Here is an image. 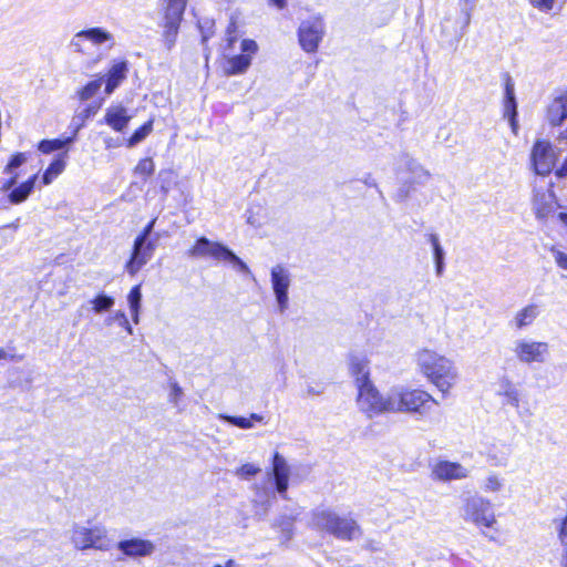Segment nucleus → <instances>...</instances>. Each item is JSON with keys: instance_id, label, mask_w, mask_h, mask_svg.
Segmentation results:
<instances>
[{"instance_id": "obj_1", "label": "nucleus", "mask_w": 567, "mask_h": 567, "mask_svg": "<svg viewBox=\"0 0 567 567\" xmlns=\"http://www.w3.org/2000/svg\"><path fill=\"white\" fill-rule=\"evenodd\" d=\"M415 361L420 373L437 389L442 396H447L460 379L455 362L427 348L416 352Z\"/></svg>"}, {"instance_id": "obj_2", "label": "nucleus", "mask_w": 567, "mask_h": 567, "mask_svg": "<svg viewBox=\"0 0 567 567\" xmlns=\"http://www.w3.org/2000/svg\"><path fill=\"white\" fill-rule=\"evenodd\" d=\"M310 527L317 532L331 535L340 540L351 542L361 534L355 519L341 516L331 507H317L311 512Z\"/></svg>"}, {"instance_id": "obj_3", "label": "nucleus", "mask_w": 567, "mask_h": 567, "mask_svg": "<svg viewBox=\"0 0 567 567\" xmlns=\"http://www.w3.org/2000/svg\"><path fill=\"white\" fill-rule=\"evenodd\" d=\"M258 51V44L250 39L238 40L235 32L227 31L226 44L223 49L224 73L227 75L244 74L251 65L252 56Z\"/></svg>"}, {"instance_id": "obj_4", "label": "nucleus", "mask_w": 567, "mask_h": 567, "mask_svg": "<svg viewBox=\"0 0 567 567\" xmlns=\"http://www.w3.org/2000/svg\"><path fill=\"white\" fill-rule=\"evenodd\" d=\"M392 392V413H406L425 417L432 409L437 405V400L427 391L411 388L406 385H396L391 388Z\"/></svg>"}, {"instance_id": "obj_5", "label": "nucleus", "mask_w": 567, "mask_h": 567, "mask_svg": "<svg viewBox=\"0 0 567 567\" xmlns=\"http://www.w3.org/2000/svg\"><path fill=\"white\" fill-rule=\"evenodd\" d=\"M458 512L464 522L478 528H492L497 523L492 502L478 494L462 497Z\"/></svg>"}, {"instance_id": "obj_6", "label": "nucleus", "mask_w": 567, "mask_h": 567, "mask_svg": "<svg viewBox=\"0 0 567 567\" xmlns=\"http://www.w3.org/2000/svg\"><path fill=\"white\" fill-rule=\"evenodd\" d=\"M69 538L72 546L82 551L87 549L107 551L112 546L106 528L99 524L86 526L74 523L69 530Z\"/></svg>"}, {"instance_id": "obj_7", "label": "nucleus", "mask_w": 567, "mask_h": 567, "mask_svg": "<svg viewBox=\"0 0 567 567\" xmlns=\"http://www.w3.org/2000/svg\"><path fill=\"white\" fill-rule=\"evenodd\" d=\"M156 218L152 219L135 238L130 259L125 265V270L135 276L152 258L156 249V240L151 238Z\"/></svg>"}, {"instance_id": "obj_8", "label": "nucleus", "mask_w": 567, "mask_h": 567, "mask_svg": "<svg viewBox=\"0 0 567 567\" xmlns=\"http://www.w3.org/2000/svg\"><path fill=\"white\" fill-rule=\"evenodd\" d=\"M357 404L360 412L369 419L384 413H392L391 389L383 395L372 382L362 384L358 388Z\"/></svg>"}, {"instance_id": "obj_9", "label": "nucleus", "mask_w": 567, "mask_h": 567, "mask_svg": "<svg viewBox=\"0 0 567 567\" xmlns=\"http://www.w3.org/2000/svg\"><path fill=\"white\" fill-rule=\"evenodd\" d=\"M187 0H161L163 19V43L169 51L176 43L179 25L186 9Z\"/></svg>"}, {"instance_id": "obj_10", "label": "nucleus", "mask_w": 567, "mask_h": 567, "mask_svg": "<svg viewBox=\"0 0 567 567\" xmlns=\"http://www.w3.org/2000/svg\"><path fill=\"white\" fill-rule=\"evenodd\" d=\"M511 352L523 364H543L549 358V344L532 338H517L511 344Z\"/></svg>"}, {"instance_id": "obj_11", "label": "nucleus", "mask_w": 567, "mask_h": 567, "mask_svg": "<svg viewBox=\"0 0 567 567\" xmlns=\"http://www.w3.org/2000/svg\"><path fill=\"white\" fill-rule=\"evenodd\" d=\"M497 395L503 399L504 404L515 409L518 415L533 414L527 393L508 377L499 379Z\"/></svg>"}, {"instance_id": "obj_12", "label": "nucleus", "mask_w": 567, "mask_h": 567, "mask_svg": "<svg viewBox=\"0 0 567 567\" xmlns=\"http://www.w3.org/2000/svg\"><path fill=\"white\" fill-rule=\"evenodd\" d=\"M297 33L301 49L307 53H315L326 34L324 22L321 17H310L301 21Z\"/></svg>"}, {"instance_id": "obj_13", "label": "nucleus", "mask_w": 567, "mask_h": 567, "mask_svg": "<svg viewBox=\"0 0 567 567\" xmlns=\"http://www.w3.org/2000/svg\"><path fill=\"white\" fill-rule=\"evenodd\" d=\"M557 162V153L551 143L546 140H537L530 151V166L540 176L549 175Z\"/></svg>"}, {"instance_id": "obj_14", "label": "nucleus", "mask_w": 567, "mask_h": 567, "mask_svg": "<svg viewBox=\"0 0 567 567\" xmlns=\"http://www.w3.org/2000/svg\"><path fill=\"white\" fill-rule=\"evenodd\" d=\"M291 281V274L287 267L278 264L271 268L270 284L280 313H284L289 307L288 291Z\"/></svg>"}, {"instance_id": "obj_15", "label": "nucleus", "mask_w": 567, "mask_h": 567, "mask_svg": "<svg viewBox=\"0 0 567 567\" xmlns=\"http://www.w3.org/2000/svg\"><path fill=\"white\" fill-rule=\"evenodd\" d=\"M85 42H90L94 47L109 44L112 48L114 45V35L103 28H90L76 32L71 39L70 47L74 52L84 53Z\"/></svg>"}, {"instance_id": "obj_16", "label": "nucleus", "mask_w": 567, "mask_h": 567, "mask_svg": "<svg viewBox=\"0 0 567 567\" xmlns=\"http://www.w3.org/2000/svg\"><path fill=\"white\" fill-rule=\"evenodd\" d=\"M470 475L471 470L458 462L437 460L431 466V478L437 482L461 481Z\"/></svg>"}, {"instance_id": "obj_17", "label": "nucleus", "mask_w": 567, "mask_h": 567, "mask_svg": "<svg viewBox=\"0 0 567 567\" xmlns=\"http://www.w3.org/2000/svg\"><path fill=\"white\" fill-rule=\"evenodd\" d=\"M117 549L128 558H143L150 557L154 554L156 546L150 539L144 538H128L117 543Z\"/></svg>"}, {"instance_id": "obj_18", "label": "nucleus", "mask_w": 567, "mask_h": 567, "mask_svg": "<svg viewBox=\"0 0 567 567\" xmlns=\"http://www.w3.org/2000/svg\"><path fill=\"white\" fill-rule=\"evenodd\" d=\"M226 249L227 247L219 243L210 241L206 237H200L188 250V256L194 258L213 257L221 261Z\"/></svg>"}, {"instance_id": "obj_19", "label": "nucleus", "mask_w": 567, "mask_h": 567, "mask_svg": "<svg viewBox=\"0 0 567 567\" xmlns=\"http://www.w3.org/2000/svg\"><path fill=\"white\" fill-rule=\"evenodd\" d=\"M289 475L290 466L286 458L276 452L272 458V476L276 483V489L284 498L287 496Z\"/></svg>"}, {"instance_id": "obj_20", "label": "nucleus", "mask_w": 567, "mask_h": 567, "mask_svg": "<svg viewBox=\"0 0 567 567\" xmlns=\"http://www.w3.org/2000/svg\"><path fill=\"white\" fill-rule=\"evenodd\" d=\"M128 63L125 60L113 61L105 75V93L112 94L116 87L126 79Z\"/></svg>"}, {"instance_id": "obj_21", "label": "nucleus", "mask_w": 567, "mask_h": 567, "mask_svg": "<svg viewBox=\"0 0 567 567\" xmlns=\"http://www.w3.org/2000/svg\"><path fill=\"white\" fill-rule=\"evenodd\" d=\"M349 372L354 378L357 388L372 382L370 380V361L363 355L353 354L350 357Z\"/></svg>"}, {"instance_id": "obj_22", "label": "nucleus", "mask_w": 567, "mask_h": 567, "mask_svg": "<svg viewBox=\"0 0 567 567\" xmlns=\"http://www.w3.org/2000/svg\"><path fill=\"white\" fill-rule=\"evenodd\" d=\"M540 313L539 307L535 303H528L515 312L509 326L515 330L522 331L530 327Z\"/></svg>"}, {"instance_id": "obj_23", "label": "nucleus", "mask_w": 567, "mask_h": 567, "mask_svg": "<svg viewBox=\"0 0 567 567\" xmlns=\"http://www.w3.org/2000/svg\"><path fill=\"white\" fill-rule=\"evenodd\" d=\"M127 109L123 105H111L106 109L104 122L114 131L123 132L131 121Z\"/></svg>"}, {"instance_id": "obj_24", "label": "nucleus", "mask_w": 567, "mask_h": 567, "mask_svg": "<svg viewBox=\"0 0 567 567\" xmlns=\"http://www.w3.org/2000/svg\"><path fill=\"white\" fill-rule=\"evenodd\" d=\"M504 116L508 118L513 133L518 131L517 124V103L515 99L514 84L508 80L505 85Z\"/></svg>"}, {"instance_id": "obj_25", "label": "nucleus", "mask_w": 567, "mask_h": 567, "mask_svg": "<svg viewBox=\"0 0 567 567\" xmlns=\"http://www.w3.org/2000/svg\"><path fill=\"white\" fill-rule=\"evenodd\" d=\"M567 118V93L554 99L547 109L550 125H560Z\"/></svg>"}, {"instance_id": "obj_26", "label": "nucleus", "mask_w": 567, "mask_h": 567, "mask_svg": "<svg viewBox=\"0 0 567 567\" xmlns=\"http://www.w3.org/2000/svg\"><path fill=\"white\" fill-rule=\"evenodd\" d=\"M66 166V153L60 154L48 166L42 176L43 185H50L60 174L63 173Z\"/></svg>"}, {"instance_id": "obj_27", "label": "nucleus", "mask_w": 567, "mask_h": 567, "mask_svg": "<svg viewBox=\"0 0 567 567\" xmlns=\"http://www.w3.org/2000/svg\"><path fill=\"white\" fill-rule=\"evenodd\" d=\"M38 175H33L27 182L22 183L18 187L13 188L9 194V200L11 204H20L24 202L35 186Z\"/></svg>"}, {"instance_id": "obj_28", "label": "nucleus", "mask_w": 567, "mask_h": 567, "mask_svg": "<svg viewBox=\"0 0 567 567\" xmlns=\"http://www.w3.org/2000/svg\"><path fill=\"white\" fill-rule=\"evenodd\" d=\"M218 419L228 422L235 426H238L244 430H248L254 427L252 422H262L264 416L258 413H251L249 417H243V416H231L226 414H219Z\"/></svg>"}, {"instance_id": "obj_29", "label": "nucleus", "mask_w": 567, "mask_h": 567, "mask_svg": "<svg viewBox=\"0 0 567 567\" xmlns=\"http://www.w3.org/2000/svg\"><path fill=\"white\" fill-rule=\"evenodd\" d=\"M74 141V136L66 138L42 140L38 144V150L43 154H50L54 151H60Z\"/></svg>"}, {"instance_id": "obj_30", "label": "nucleus", "mask_w": 567, "mask_h": 567, "mask_svg": "<svg viewBox=\"0 0 567 567\" xmlns=\"http://www.w3.org/2000/svg\"><path fill=\"white\" fill-rule=\"evenodd\" d=\"M505 486V480L495 472H489L482 482V489L485 493H499Z\"/></svg>"}, {"instance_id": "obj_31", "label": "nucleus", "mask_w": 567, "mask_h": 567, "mask_svg": "<svg viewBox=\"0 0 567 567\" xmlns=\"http://www.w3.org/2000/svg\"><path fill=\"white\" fill-rule=\"evenodd\" d=\"M486 460L493 466L505 467L507 466L509 461V450L505 449L497 451L495 449H492L487 452Z\"/></svg>"}, {"instance_id": "obj_32", "label": "nucleus", "mask_w": 567, "mask_h": 567, "mask_svg": "<svg viewBox=\"0 0 567 567\" xmlns=\"http://www.w3.org/2000/svg\"><path fill=\"white\" fill-rule=\"evenodd\" d=\"M152 131L153 120H150L132 134V136L127 140V146L133 147L136 144L141 143L152 133Z\"/></svg>"}, {"instance_id": "obj_33", "label": "nucleus", "mask_w": 567, "mask_h": 567, "mask_svg": "<svg viewBox=\"0 0 567 567\" xmlns=\"http://www.w3.org/2000/svg\"><path fill=\"white\" fill-rule=\"evenodd\" d=\"M115 303L114 298L104 293L97 295L91 300L92 309L95 313H102L110 310Z\"/></svg>"}, {"instance_id": "obj_34", "label": "nucleus", "mask_w": 567, "mask_h": 567, "mask_svg": "<svg viewBox=\"0 0 567 567\" xmlns=\"http://www.w3.org/2000/svg\"><path fill=\"white\" fill-rule=\"evenodd\" d=\"M103 84V78L93 80L89 82L85 86H83L79 91V97L81 101H86L92 99L100 90Z\"/></svg>"}, {"instance_id": "obj_35", "label": "nucleus", "mask_w": 567, "mask_h": 567, "mask_svg": "<svg viewBox=\"0 0 567 567\" xmlns=\"http://www.w3.org/2000/svg\"><path fill=\"white\" fill-rule=\"evenodd\" d=\"M221 261L229 262L233 267L243 274H250L249 267L238 256H236L230 249H226Z\"/></svg>"}, {"instance_id": "obj_36", "label": "nucleus", "mask_w": 567, "mask_h": 567, "mask_svg": "<svg viewBox=\"0 0 567 567\" xmlns=\"http://www.w3.org/2000/svg\"><path fill=\"white\" fill-rule=\"evenodd\" d=\"M476 2H477V0H460V7L464 14V21H463V25H462L461 35L465 32L466 28L471 23L472 12L474 11V9L476 7Z\"/></svg>"}, {"instance_id": "obj_37", "label": "nucleus", "mask_w": 567, "mask_h": 567, "mask_svg": "<svg viewBox=\"0 0 567 567\" xmlns=\"http://www.w3.org/2000/svg\"><path fill=\"white\" fill-rule=\"evenodd\" d=\"M113 322H117V324L123 327L127 331L128 334L133 333V329L128 322V319L123 311H121V310L116 311L113 316L109 317L105 320L106 326H111Z\"/></svg>"}, {"instance_id": "obj_38", "label": "nucleus", "mask_w": 567, "mask_h": 567, "mask_svg": "<svg viewBox=\"0 0 567 567\" xmlns=\"http://www.w3.org/2000/svg\"><path fill=\"white\" fill-rule=\"evenodd\" d=\"M127 301L130 306L131 312H136V309H141V301H142V292H141V286H134L128 296Z\"/></svg>"}, {"instance_id": "obj_39", "label": "nucleus", "mask_w": 567, "mask_h": 567, "mask_svg": "<svg viewBox=\"0 0 567 567\" xmlns=\"http://www.w3.org/2000/svg\"><path fill=\"white\" fill-rule=\"evenodd\" d=\"M401 161L408 169H410L419 177L429 176V173L414 158L410 157L409 155H403Z\"/></svg>"}, {"instance_id": "obj_40", "label": "nucleus", "mask_w": 567, "mask_h": 567, "mask_svg": "<svg viewBox=\"0 0 567 567\" xmlns=\"http://www.w3.org/2000/svg\"><path fill=\"white\" fill-rule=\"evenodd\" d=\"M154 171L155 164L150 157L141 159L135 167V173L143 177L152 175Z\"/></svg>"}, {"instance_id": "obj_41", "label": "nucleus", "mask_w": 567, "mask_h": 567, "mask_svg": "<svg viewBox=\"0 0 567 567\" xmlns=\"http://www.w3.org/2000/svg\"><path fill=\"white\" fill-rule=\"evenodd\" d=\"M260 467L258 465H255L252 463H246L238 467L235 472V474L244 480H248L255 475H257L260 472Z\"/></svg>"}, {"instance_id": "obj_42", "label": "nucleus", "mask_w": 567, "mask_h": 567, "mask_svg": "<svg viewBox=\"0 0 567 567\" xmlns=\"http://www.w3.org/2000/svg\"><path fill=\"white\" fill-rule=\"evenodd\" d=\"M28 161V156L25 153H17L14 154L7 166L4 167L6 174H11L13 169L20 167L22 164H24Z\"/></svg>"}, {"instance_id": "obj_43", "label": "nucleus", "mask_w": 567, "mask_h": 567, "mask_svg": "<svg viewBox=\"0 0 567 567\" xmlns=\"http://www.w3.org/2000/svg\"><path fill=\"white\" fill-rule=\"evenodd\" d=\"M532 6L542 12H549L556 8L559 0H529ZM565 0H561L564 3Z\"/></svg>"}, {"instance_id": "obj_44", "label": "nucleus", "mask_w": 567, "mask_h": 567, "mask_svg": "<svg viewBox=\"0 0 567 567\" xmlns=\"http://www.w3.org/2000/svg\"><path fill=\"white\" fill-rule=\"evenodd\" d=\"M433 255H434L436 275L440 277V276H442L443 270H444L445 252H444L443 247L441 246L439 248L433 249Z\"/></svg>"}, {"instance_id": "obj_45", "label": "nucleus", "mask_w": 567, "mask_h": 567, "mask_svg": "<svg viewBox=\"0 0 567 567\" xmlns=\"http://www.w3.org/2000/svg\"><path fill=\"white\" fill-rule=\"evenodd\" d=\"M550 252H551V256H553L556 265L559 268L567 270V254L556 247H551Z\"/></svg>"}, {"instance_id": "obj_46", "label": "nucleus", "mask_w": 567, "mask_h": 567, "mask_svg": "<svg viewBox=\"0 0 567 567\" xmlns=\"http://www.w3.org/2000/svg\"><path fill=\"white\" fill-rule=\"evenodd\" d=\"M183 394H184L183 389L176 382H172L171 383V392L168 395L169 402H172L175 406H177Z\"/></svg>"}, {"instance_id": "obj_47", "label": "nucleus", "mask_w": 567, "mask_h": 567, "mask_svg": "<svg viewBox=\"0 0 567 567\" xmlns=\"http://www.w3.org/2000/svg\"><path fill=\"white\" fill-rule=\"evenodd\" d=\"M557 524V533L559 543L567 540V515L560 520H555Z\"/></svg>"}, {"instance_id": "obj_48", "label": "nucleus", "mask_w": 567, "mask_h": 567, "mask_svg": "<svg viewBox=\"0 0 567 567\" xmlns=\"http://www.w3.org/2000/svg\"><path fill=\"white\" fill-rule=\"evenodd\" d=\"M97 109H99V106L90 105L86 109H84L81 113H79V115L76 117L80 118L81 122L83 123L86 118L94 115L96 113Z\"/></svg>"}, {"instance_id": "obj_49", "label": "nucleus", "mask_w": 567, "mask_h": 567, "mask_svg": "<svg viewBox=\"0 0 567 567\" xmlns=\"http://www.w3.org/2000/svg\"><path fill=\"white\" fill-rule=\"evenodd\" d=\"M561 554L559 558V566L567 567V540L560 543Z\"/></svg>"}, {"instance_id": "obj_50", "label": "nucleus", "mask_w": 567, "mask_h": 567, "mask_svg": "<svg viewBox=\"0 0 567 567\" xmlns=\"http://www.w3.org/2000/svg\"><path fill=\"white\" fill-rule=\"evenodd\" d=\"M429 243L433 249L441 247L440 238L436 234L429 235Z\"/></svg>"}, {"instance_id": "obj_51", "label": "nucleus", "mask_w": 567, "mask_h": 567, "mask_svg": "<svg viewBox=\"0 0 567 567\" xmlns=\"http://www.w3.org/2000/svg\"><path fill=\"white\" fill-rule=\"evenodd\" d=\"M269 4L276 7L278 10H282L287 7L288 0H268Z\"/></svg>"}, {"instance_id": "obj_52", "label": "nucleus", "mask_w": 567, "mask_h": 567, "mask_svg": "<svg viewBox=\"0 0 567 567\" xmlns=\"http://www.w3.org/2000/svg\"><path fill=\"white\" fill-rule=\"evenodd\" d=\"M556 175L558 177H566L567 176V157L565 158V161L563 162V164L560 165L559 168H557L556 171Z\"/></svg>"}, {"instance_id": "obj_53", "label": "nucleus", "mask_w": 567, "mask_h": 567, "mask_svg": "<svg viewBox=\"0 0 567 567\" xmlns=\"http://www.w3.org/2000/svg\"><path fill=\"white\" fill-rule=\"evenodd\" d=\"M17 183V175L12 176L9 181H7L3 186L2 190L10 189L14 184Z\"/></svg>"}, {"instance_id": "obj_54", "label": "nucleus", "mask_w": 567, "mask_h": 567, "mask_svg": "<svg viewBox=\"0 0 567 567\" xmlns=\"http://www.w3.org/2000/svg\"><path fill=\"white\" fill-rule=\"evenodd\" d=\"M558 142L567 146V126L566 130L561 131L557 137Z\"/></svg>"}, {"instance_id": "obj_55", "label": "nucleus", "mask_w": 567, "mask_h": 567, "mask_svg": "<svg viewBox=\"0 0 567 567\" xmlns=\"http://www.w3.org/2000/svg\"><path fill=\"white\" fill-rule=\"evenodd\" d=\"M131 315L134 323L137 324L140 322V309H136V312H131Z\"/></svg>"}, {"instance_id": "obj_56", "label": "nucleus", "mask_w": 567, "mask_h": 567, "mask_svg": "<svg viewBox=\"0 0 567 567\" xmlns=\"http://www.w3.org/2000/svg\"><path fill=\"white\" fill-rule=\"evenodd\" d=\"M237 564L234 559H228L223 567H236Z\"/></svg>"}, {"instance_id": "obj_57", "label": "nucleus", "mask_w": 567, "mask_h": 567, "mask_svg": "<svg viewBox=\"0 0 567 567\" xmlns=\"http://www.w3.org/2000/svg\"><path fill=\"white\" fill-rule=\"evenodd\" d=\"M558 217L567 226V213H559Z\"/></svg>"}, {"instance_id": "obj_58", "label": "nucleus", "mask_w": 567, "mask_h": 567, "mask_svg": "<svg viewBox=\"0 0 567 567\" xmlns=\"http://www.w3.org/2000/svg\"><path fill=\"white\" fill-rule=\"evenodd\" d=\"M8 358V353L4 349L0 348V360L2 359H7Z\"/></svg>"}, {"instance_id": "obj_59", "label": "nucleus", "mask_w": 567, "mask_h": 567, "mask_svg": "<svg viewBox=\"0 0 567 567\" xmlns=\"http://www.w3.org/2000/svg\"><path fill=\"white\" fill-rule=\"evenodd\" d=\"M319 393H320V391H315V389L308 388V394H310V395H318Z\"/></svg>"}, {"instance_id": "obj_60", "label": "nucleus", "mask_w": 567, "mask_h": 567, "mask_svg": "<svg viewBox=\"0 0 567 567\" xmlns=\"http://www.w3.org/2000/svg\"><path fill=\"white\" fill-rule=\"evenodd\" d=\"M7 227L17 229L19 227V225H18V221H13V223L9 224Z\"/></svg>"}, {"instance_id": "obj_61", "label": "nucleus", "mask_w": 567, "mask_h": 567, "mask_svg": "<svg viewBox=\"0 0 567 567\" xmlns=\"http://www.w3.org/2000/svg\"><path fill=\"white\" fill-rule=\"evenodd\" d=\"M284 532H286V528H282ZM287 538H291V530L290 528H287Z\"/></svg>"}, {"instance_id": "obj_62", "label": "nucleus", "mask_w": 567, "mask_h": 567, "mask_svg": "<svg viewBox=\"0 0 567 567\" xmlns=\"http://www.w3.org/2000/svg\"><path fill=\"white\" fill-rule=\"evenodd\" d=\"M367 184L370 185V186H375V184L371 183V181H368Z\"/></svg>"}, {"instance_id": "obj_63", "label": "nucleus", "mask_w": 567, "mask_h": 567, "mask_svg": "<svg viewBox=\"0 0 567 567\" xmlns=\"http://www.w3.org/2000/svg\"><path fill=\"white\" fill-rule=\"evenodd\" d=\"M367 184L370 185V186H375V184L371 183V181H368Z\"/></svg>"}, {"instance_id": "obj_64", "label": "nucleus", "mask_w": 567, "mask_h": 567, "mask_svg": "<svg viewBox=\"0 0 567 567\" xmlns=\"http://www.w3.org/2000/svg\"><path fill=\"white\" fill-rule=\"evenodd\" d=\"M112 142H106V147H111Z\"/></svg>"}]
</instances>
